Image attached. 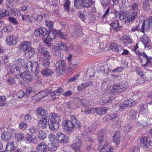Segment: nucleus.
<instances>
[{
	"label": "nucleus",
	"instance_id": "nucleus-10",
	"mask_svg": "<svg viewBox=\"0 0 152 152\" xmlns=\"http://www.w3.org/2000/svg\"><path fill=\"white\" fill-rule=\"evenodd\" d=\"M127 83L125 82H121L118 85L114 86L112 91L114 93H120L124 91L127 87Z\"/></svg>",
	"mask_w": 152,
	"mask_h": 152
},
{
	"label": "nucleus",
	"instance_id": "nucleus-40",
	"mask_svg": "<svg viewBox=\"0 0 152 152\" xmlns=\"http://www.w3.org/2000/svg\"><path fill=\"white\" fill-rule=\"evenodd\" d=\"M38 137L40 140H43L47 137V134L45 132L40 131L39 132Z\"/></svg>",
	"mask_w": 152,
	"mask_h": 152
},
{
	"label": "nucleus",
	"instance_id": "nucleus-63",
	"mask_svg": "<svg viewBox=\"0 0 152 152\" xmlns=\"http://www.w3.org/2000/svg\"><path fill=\"white\" fill-rule=\"evenodd\" d=\"M32 119V117L28 113H26L24 116V119L27 121H30Z\"/></svg>",
	"mask_w": 152,
	"mask_h": 152
},
{
	"label": "nucleus",
	"instance_id": "nucleus-33",
	"mask_svg": "<svg viewBox=\"0 0 152 152\" xmlns=\"http://www.w3.org/2000/svg\"><path fill=\"white\" fill-rule=\"evenodd\" d=\"M37 149L42 152H45L47 150L46 146L44 142L39 143L37 146Z\"/></svg>",
	"mask_w": 152,
	"mask_h": 152
},
{
	"label": "nucleus",
	"instance_id": "nucleus-60",
	"mask_svg": "<svg viewBox=\"0 0 152 152\" xmlns=\"http://www.w3.org/2000/svg\"><path fill=\"white\" fill-rule=\"evenodd\" d=\"M9 21L12 23L16 25L18 24V21L16 19L12 17H9L8 18Z\"/></svg>",
	"mask_w": 152,
	"mask_h": 152
},
{
	"label": "nucleus",
	"instance_id": "nucleus-13",
	"mask_svg": "<svg viewBox=\"0 0 152 152\" xmlns=\"http://www.w3.org/2000/svg\"><path fill=\"white\" fill-rule=\"evenodd\" d=\"M31 45L30 42L28 41H25L22 42L19 46V49L21 51L24 52V53L26 54L28 52V50L30 48Z\"/></svg>",
	"mask_w": 152,
	"mask_h": 152
},
{
	"label": "nucleus",
	"instance_id": "nucleus-6",
	"mask_svg": "<svg viewBox=\"0 0 152 152\" xmlns=\"http://www.w3.org/2000/svg\"><path fill=\"white\" fill-rule=\"evenodd\" d=\"M16 133V131L14 129H10L7 131L4 132L1 134V139L5 142H7L10 140L13 136H14Z\"/></svg>",
	"mask_w": 152,
	"mask_h": 152
},
{
	"label": "nucleus",
	"instance_id": "nucleus-5",
	"mask_svg": "<svg viewBox=\"0 0 152 152\" xmlns=\"http://www.w3.org/2000/svg\"><path fill=\"white\" fill-rule=\"evenodd\" d=\"M74 6L76 8L80 7H88L93 5L95 2L94 0H74Z\"/></svg>",
	"mask_w": 152,
	"mask_h": 152
},
{
	"label": "nucleus",
	"instance_id": "nucleus-19",
	"mask_svg": "<svg viewBox=\"0 0 152 152\" xmlns=\"http://www.w3.org/2000/svg\"><path fill=\"white\" fill-rule=\"evenodd\" d=\"M6 41L9 45H15L18 42V39L15 36L10 35L7 37Z\"/></svg>",
	"mask_w": 152,
	"mask_h": 152
},
{
	"label": "nucleus",
	"instance_id": "nucleus-35",
	"mask_svg": "<svg viewBox=\"0 0 152 152\" xmlns=\"http://www.w3.org/2000/svg\"><path fill=\"white\" fill-rule=\"evenodd\" d=\"M31 66L30 70L33 72H36L38 71L39 69V66L37 62H33Z\"/></svg>",
	"mask_w": 152,
	"mask_h": 152
},
{
	"label": "nucleus",
	"instance_id": "nucleus-57",
	"mask_svg": "<svg viewBox=\"0 0 152 152\" xmlns=\"http://www.w3.org/2000/svg\"><path fill=\"white\" fill-rule=\"evenodd\" d=\"M25 93L23 91H20L17 93V96L19 98H22L25 95Z\"/></svg>",
	"mask_w": 152,
	"mask_h": 152
},
{
	"label": "nucleus",
	"instance_id": "nucleus-37",
	"mask_svg": "<svg viewBox=\"0 0 152 152\" xmlns=\"http://www.w3.org/2000/svg\"><path fill=\"white\" fill-rule=\"evenodd\" d=\"M89 86V83H84L79 85L77 87V90L78 91H81L86 88L88 87Z\"/></svg>",
	"mask_w": 152,
	"mask_h": 152
},
{
	"label": "nucleus",
	"instance_id": "nucleus-38",
	"mask_svg": "<svg viewBox=\"0 0 152 152\" xmlns=\"http://www.w3.org/2000/svg\"><path fill=\"white\" fill-rule=\"evenodd\" d=\"M124 105L127 107L132 106H133L135 104V102L133 99H130L125 101L124 102Z\"/></svg>",
	"mask_w": 152,
	"mask_h": 152
},
{
	"label": "nucleus",
	"instance_id": "nucleus-22",
	"mask_svg": "<svg viewBox=\"0 0 152 152\" xmlns=\"http://www.w3.org/2000/svg\"><path fill=\"white\" fill-rule=\"evenodd\" d=\"M48 93L45 91H42L33 96L32 99H35L36 100L39 101L41 98L44 99L45 97L47 96H48Z\"/></svg>",
	"mask_w": 152,
	"mask_h": 152
},
{
	"label": "nucleus",
	"instance_id": "nucleus-46",
	"mask_svg": "<svg viewBox=\"0 0 152 152\" xmlns=\"http://www.w3.org/2000/svg\"><path fill=\"white\" fill-rule=\"evenodd\" d=\"M113 99V98L112 97H110L108 100L102 99L100 100V102L101 104H104L107 103H110Z\"/></svg>",
	"mask_w": 152,
	"mask_h": 152
},
{
	"label": "nucleus",
	"instance_id": "nucleus-18",
	"mask_svg": "<svg viewBox=\"0 0 152 152\" xmlns=\"http://www.w3.org/2000/svg\"><path fill=\"white\" fill-rule=\"evenodd\" d=\"M20 76L25 81L27 82H31L32 80L31 75L28 71L23 72L20 75Z\"/></svg>",
	"mask_w": 152,
	"mask_h": 152
},
{
	"label": "nucleus",
	"instance_id": "nucleus-31",
	"mask_svg": "<svg viewBox=\"0 0 152 152\" xmlns=\"http://www.w3.org/2000/svg\"><path fill=\"white\" fill-rule=\"evenodd\" d=\"M59 126L58 122L51 123L49 124V127L50 129L52 131H55L59 127Z\"/></svg>",
	"mask_w": 152,
	"mask_h": 152
},
{
	"label": "nucleus",
	"instance_id": "nucleus-59",
	"mask_svg": "<svg viewBox=\"0 0 152 152\" xmlns=\"http://www.w3.org/2000/svg\"><path fill=\"white\" fill-rule=\"evenodd\" d=\"M140 28L141 26L140 25H138L132 28L131 29V31L132 32L137 31H141L140 30Z\"/></svg>",
	"mask_w": 152,
	"mask_h": 152
},
{
	"label": "nucleus",
	"instance_id": "nucleus-45",
	"mask_svg": "<svg viewBox=\"0 0 152 152\" xmlns=\"http://www.w3.org/2000/svg\"><path fill=\"white\" fill-rule=\"evenodd\" d=\"M45 23L46 26L49 28L50 30H52L53 26V21L47 20L45 21Z\"/></svg>",
	"mask_w": 152,
	"mask_h": 152
},
{
	"label": "nucleus",
	"instance_id": "nucleus-56",
	"mask_svg": "<svg viewBox=\"0 0 152 152\" xmlns=\"http://www.w3.org/2000/svg\"><path fill=\"white\" fill-rule=\"evenodd\" d=\"M27 127V124L26 123L21 122L19 125V127L22 129H25Z\"/></svg>",
	"mask_w": 152,
	"mask_h": 152
},
{
	"label": "nucleus",
	"instance_id": "nucleus-43",
	"mask_svg": "<svg viewBox=\"0 0 152 152\" xmlns=\"http://www.w3.org/2000/svg\"><path fill=\"white\" fill-rule=\"evenodd\" d=\"M108 110L107 107H102L98 109V114L101 115L104 114L106 113V111Z\"/></svg>",
	"mask_w": 152,
	"mask_h": 152
},
{
	"label": "nucleus",
	"instance_id": "nucleus-47",
	"mask_svg": "<svg viewBox=\"0 0 152 152\" xmlns=\"http://www.w3.org/2000/svg\"><path fill=\"white\" fill-rule=\"evenodd\" d=\"M102 6L106 7L109 5L110 4V0H100Z\"/></svg>",
	"mask_w": 152,
	"mask_h": 152
},
{
	"label": "nucleus",
	"instance_id": "nucleus-28",
	"mask_svg": "<svg viewBox=\"0 0 152 152\" xmlns=\"http://www.w3.org/2000/svg\"><path fill=\"white\" fill-rule=\"evenodd\" d=\"M20 66L15 64H13L10 67V70L12 73H15L16 75L20 74Z\"/></svg>",
	"mask_w": 152,
	"mask_h": 152
},
{
	"label": "nucleus",
	"instance_id": "nucleus-16",
	"mask_svg": "<svg viewBox=\"0 0 152 152\" xmlns=\"http://www.w3.org/2000/svg\"><path fill=\"white\" fill-rule=\"evenodd\" d=\"M56 138L55 139L59 143H67L69 140L68 137L61 132L57 133Z\"/></svg>",
	"mask_w": 152,
	"mask_h": 152
},
{
	"label": "nucleus",
	"instance_id": "nucleus-62",
	"mask_svg": "<svg viewBox=\"0 0 152 152\" xmlns=\"http://www.w3.org/2000/svg\"><path fill=\"white\" fill-rule=\"evenodd\" d=\"M28 52L26 53L28 54L29 57L32 56L34 53V51L31 47L29 49V50H28Z\"/></svg>",
	"mask_w": 152,
	"mask_h": 152
},
{
	"label": "nucleus",
	"instance_id": "nucleus-24",
	"mask_svg": "<svg viewBox=\"0 0 152 152\" xmlns=\"http://www.w3.org/2000/svg\"><path fill=\"white\" fill-rule=\"evenodd\" d=\"M110 29L111 32L113 31H118L120 30V27L118 26V22L117 19H115L114 22L111 23Z\"/></svg>",
	"mask_w": 152,
	"mask_h": 152
},
{
	"label": "nucleus",
	"instance_id": "nucleus-49",
	"mask_svg": "<svg viewBox=\"0 0 152 152\" xmlns=\"http://www.w3.org/2000/svg\"><path fill=\"white\" fill-rule=\"evenodd\" d=\"M12 29V27L10 25L4 27L2 29V32H10Z\"/></svg>",
	"mask_w": 152,
	"mask_h": 152
},
{
	"label": "nucleus",
	"instance_id": "nucleus-42",
	"mask_svg": "<svg viewBox=\"0 0 152 152\" xmlns=\"http://www.w3.org/2000/svg\"><path fill=\"white\" fill-rule=\"evenodd\" d=\"M16 137L17 140L18 142H20L24 138V134L23 133H19L15 135Z\"/></svg>",
	"mask_w": 152,
	"mask_h": 152
},
{
	"label": "nucleus",
	"instance_id": "nucleus-61",
	"mask_svg": "<svg viewBox=\"0 0 152 152\" xmlns=\"http://www.w3.org/2000/svg\"><path fill=\"white\" fill-rule=\"evenodd\" d=\"M32 63L33 62L29 61L27 62L26 61L25 67L27 68L28 69L30 70L31 66L32 64Z\"/></svg>",
	"mask_w": 152,
	"mask_h": 152
},
{
	"label": "nucleus",
	"instance_id": "nucleus-27",
	"mask_svg": "<svg viewBox=\"0 0 152 152\" xmlns=\"http://www.w3.org/2000/svg\"><path fill=\"white\" fill-rule=\"evenodd\" d=\"M96 129L95 125H93L89 126L88 128L86 129L85 131L83 132L84 135H89L93 133V131Z\"/></svg>",
	"mask_w": 152,
	"mask_h": 152
},
{
	"label": "nucleus",
	"instance_id": "nucleus-52",
	"mask_svg": "<svg viewBox=\"0 0 152 152\" xmlns=\"http://www.w3.org/2000/svg\"><path fill=\"white\" fill-rule=\"evenodd\" d=\"M7 82L9 85H13L15 83L14 79L12 77H9L7 79Z\"/></svg>",
	"mask_w": 152,
	"mask_h": 152
},
{
	"label": "nucleus",
	"instance_id": "nucleus-29",
	"mask_svg": "<svg viewBox=\"0 0 152 152\" xmlns=\"http://www.w3.org/2000/svg\"><path fill=\"white\" fill-rule=\"evenodd\" d=\"M140 142L142 147H148L150 145L151 141L147 137H143L141 140Z\"/></svg>",
	"mask_w": 152,
	"mask_h": 152
},
{
	"label": "nucleus",
	"instance_id": "nucleus-14",
	"mask_svg": "<svg viewBox=\"0 0 152 152\" xmlns=\"http://www.w3.org/2000/svg\"><path fill=\"white\" fill-rule=\"evenodd\" d=\"M81 141L78 137H76L73 144L71 147L74 149L75 152H80Z\"/></svg>",
	"mask_w": 152,
	"mask_h": 152
},
{
	"label": "nucleus",
	"instance_id": "nucleus-26",
	"mask_svg": "<svg viewBox=\"0 0 152 152\" xmlns=\"http://www.w3.org/2000/svg\"><path fill=\"white\" fill-rule=\"evenodd\" d=\"M113 142L116 145H118L120 142V131L116 132L113 136Z\"/></svg>",
	"mask_w": 152,
	"mask_h": 152
},
{
	"label": "nucleus",
	"instance_id": "nucleus-54",
	"mask_svg": "<svg viewBox=\"0 0 152 152\" xmlns=\"http://www.w3.org/2000/svg\"><path fill=\"white\" fill-rule=\"evenodd\" d=\"M59 95L56 91L51 93V96L53 99H56L58 98Z\"/></svg>",
	"mask_w": 152,
	"mask_h": 152
},
{
	"label": "nucleus",
	"instance_id": "nucleus-4",
	"mask_svg": "<svg viewBox=\"0 0 152 152\" xmlns=\"http://www.w3.org/2000/svg\"><path fill=\"white\" fill-rule=\"evenodd\" d=\"M138 10V4L136 3L133 4L131 7L130 10L131 14H129L125 18L126 24L127 23V25H128V23L132 22L137 17Z\"/></svg>",
	"mask_w": 152,
	"mask_h": 152
},
{
	"label": "nucleus",
	"instance_id": "nucleus-7",
	"mask_svg": "<svg viewBox=\"0 0 152 152\" xmlns=\"http://www.w3.org/2000/svg\"><path fill=\"white\" fill-rule=\"evenodd\" d=\"M139 59L141 63H142V66L146 67L151 66V58L148 57L144 52L141 53L139 56Z\"/></svg>",
	"mask_w": 152,
	"mask_h": 152
},
{
	"label": "nucleus",
	"instance_id": "nucleus-21",
	"mask_svg": "<svg viewBox=\"0 0 152 152\" xmlns=\"http://www.w3.org/2000/svg\"><path fill=\"white\" fill-rule=\"evenodd\" d=\"M49 123L59 122L60 121V117L55 113H51L49 115Z\"/></svg>",
	"mask_w": 152,
	"mask_h": 152
},
{
	"label": "nucleus",
	"instance_id": "nucleus-53",
	"mask_svg": "<svg viewBox=\"0 0 152 152\" xmlns=\"http://www.w3.org/2000/svg\"><path fill=\"white\" fill-rule=\"evenodd\" d=\"M70 2L68 0H65L64 7L65 10L66 11H68L69 9V5Z\"/></svg>",
	"mask_w": 152,
	"mask_h": 152
},
{
	"label": "nucleus",
	"instance_id": "nucleus-20",
	"mask_svg": "<svg viewBox=\"0 0 152 152\" xmlns=\"http://www.w3.org/2000/svg\"><path fill=\"white\" fill-rule=\"evenodd\" d=\"M47 32L46 29L43 27H40L34 31V34L37 37L44 36L46 35Z\"/></svg>",
	"mask_w": 152,
	"mask_h": 152
},
{
	"label": "nucleus",
	"instance_id": "nucleus-34",
	"mask_svg": "<svg viewBox=\"0 0 152 152\" xmlns=\"http://www.w3.org/2000/svg\"><path fill=\"white\" fill-rule=\"evenodd\" d=\"M26 138L27 141L29 142L34 143L36 139V137L33 135L27 134L26 136Z\"/></svg>",
	"mask_w": 152,
	"mask_h": 152
},
{
	"label": "nucleus",
	"instance_id": "nucleus-25",
	"mask_svg": "<svg viewBox=\"0 0 152 152\" xmlns=\"http://www.w3.org/2000/svg\"><path fill=\"white\" fill-rule=\"evenodd\" d=\"M49 122L47 119L46 117H44L41 118L39 120L38 124L40 127L42 128H46L48 124H49Z\"/></svg>",
	"mask_w": 152,
	"mask_h": 152
},
{
	"label": "nucleus",
	"instance_id": "nucleus-23",
	"mask_svg": "<svg viewBox=\"0 0 152 152\" xmlns=\"http://www.w3.org/2000/svg\"><path fill=\"white\" fill-rule=\"evenodd\" d=\"M43 66L45 67L41 71V73L43 75L46 77H48L51 76L54 73V71L53 70L48 68V66Z\"/></svg>",
	"mask_w": 152,
	"mask_h": 152
},
{
	"label": "nucleus",
	"instance_id": "nucleus-48",
	"mask_svg": "<svg viewBox=\"0 0 152 152\" xmlns=\"http://www.w3.org/2000/svg\"><path fill=\"white\" fill-rule=\"evenodd\" d=\"M119 17V18L120 20H123L125 17L128 15H127L126 11L122 12L121 11L119 12L118 14Z\"/></svg>",
	"mask_w": 152,
	"mask_h": 152
},
{
	"label": "nucleus",
	"instance_id": "nucleus-32",
	"mask_svg": "<svg viewBox=\"0 0 152 152\" xmlns=\"http://www.w3.org/2000/svg\"><path fill=\"white\" fill-rule=\"evenodd\" d=\"M15 148L16 147L14 145V142L12 141L8 142L6 145V150L8 151H13Z\"/></svg>",
	"mask_w": 152,
	"mask_h": 152
},
{
	"label": "nucleus",
	"instance_id": "nucleus-36",
	"mask_svg": "<svg viewBox=\"0 0 152 152\" xmlns=\"http://www.w3.org/2000/svg\"><path fill=\"white\" fill-rule=\"evenodd\" d=\"M137 114V111L135 110H132L129 113V118L130 120H132L136 118Z\"/></svg>",
	"mask_w": 152,
	"mask_h": 152
},
{
	"label": "nucleus",
	"instance_id": "nucleus-39",
	"mask_svg": "<svg viewBox=\"0 0 152 152\" xmlns=\"http://www.w3.org/2000/svg\"><path fill=\"white\" fill-rule=\"evenodd\" d=\"M10 13L9 11L0 9V18H2L8 16Z\"/></svg>",
	"mask_w": 152,
	"mask_h": 152
},
{
	"label": "nucleus",
	"instance_id": "nucleus-58",
	"mask_svg": "<svg viewBox=\"0 0 152 152\" xmlns=\"http://www.w3.org/2000/svg\"><path fill=\"white\" fill-rule=\"evenodd\" d=\"M81 105L84 107L88 106L90 105V103L89 101L86 99H83Z\"/></svg>",
	"mask_w": 152,
	"mask_h": 152
},
{
	"label": "nucleus",
	"instance_id": "nucleus-9",
	"mask_svg": "<svg viewBox=\"0 0 152 152\" xmlns=\"http://www.w3.org/2000/svg\"><path fill=\"white\" fill-rule=\"evenodd\" d=\"M152 28V17H149L148 19L145 20L141 26L140 30L141 32L144 33V31H148L149 29Z\"/></svg>",
	"mask_w": 152,
	"mask_h": 152
},
{
	"label": "nucleus",
	"instance_id": "nucleus-44",
	"mask_svg": "<svg viewBox=\"0 0 152 152\" xmlns=\"http://www.w3.org/2000/svg\"><path fill=\"white\" fill-rule=\"evenodd\" d=\"M26 61L23 59H18L16 63L18 65V66H20L22 67H25Z\"/></svg>",
	"mask_w": 152,
	"mask_h": 152
},
{
	"label": "nucleus",
	"instance_id": "nucleus-15",
	"mask_svg": "<svg viewBox=\"0 0 152 152\" xmlns=\"http://www.w3.org/2000/svg\"><path fill=\"white\" fill-rule=\"evenodd\" d=\"M141 41L143 44L146 49L149 50L151 48V41L149 39V37L147 35L144 34L141 38Z\"/></svg>",
	"mask_w": 152,
	"mask_h": 152
},
{
	"label": "nucleus",
	"instance_id": "nucleus-41",
	"mask_svg": "<svg viewBox=\"0 0 152 152\" xmlns=\"http://www.w3.org/2000/svg\"><path fill=\"white\" fill-rule=\"evenodd\" d=\"M58 47L60 49L64 51H66L68 49V47L66 44L62 42H60L59 43Z\"/></svg>",
	"mask_w": 152,
	"mask_h": 152
},
{
	"label": "nucleus",
	"instance_id": "nucleus-2",
	"mask_svg": "<svg viewBox=\"0 0 152 152\" xmlns=\"http://www.w3.org/2000/svg\"><path fill=\"white\" fill-rule=\"evenodd\" d=\"M104 135L103 131H99L97 134L99 144L98 150L101 152H104L105 149L109 145L108 139Z\"/></svg>",
	"mask_w": 152,
	"mask_h": 152
},
{
	"label": "nucleus",
	"instance_id": "nucleus-3",
	"mask_svg": "<svg viewBox=\"0 0 152 152\" xmlns=\"http://www.w3.org/2000/svg\"><path fill=\"white\" fill-rule=\"evenodd\" d=\"M38 51L39 54L43 56L42 62L43 66H49L50 64L49 59L50 58L49 52L40 45L38 48Z\"/></svg>",
	"mask_w": 152,
	"mask_h": 152
},
{
	"label": "nucleus",
	"instance_id": "nucleus-8",
	"mask_svg": "<svg viewBox=\"0 0 152 152\" xmlns=\"http://www.w3.org/2000/svg\"><path fill=\"white\" fill-rule=\"evenodd\" d=\"M57 33V31L56 30H51L49 32L46 37L44 39V42L48 46H51L50 41H52L53 39H54Z\"/></svg>",
	"mask_w": 152,
	"mask_h": 152
},
{
	"label": "nucleus",
	"instance_id": "nucleus-64",
	"mask_svg": "<svg viewBox=\"0 0 152 152\" xmlns=\"http://www.w3.org/2000/svg\"><path fill=\"white\" fill-rule=\"evenodd\" d=\"M131 129V127L130 125H126L124 127V131L126 133L129 132Z\"/></svg>",
	"mask_w": 152,
	"mask_h": 152
},
{
	"label": "nucleus",
	"instance_id": "nucleus-30",
	"mask_svg": "<svg viewBox=\"0 0 152 152\" xmlns=\"http://www.w3.org/2000/svg\"><path fill=\"white\" fill-rule=\"evenodd\" d=\"M36 112L37 114L43 117L46 115L47 111L43 107H39L37 108Z\"/></svg>",
	"mask_w": 152,
	"mask_h": 152
},
{
	"label": "nucleus",
	"instance_id": "nucleus-12",
	"mask_svg": "<svg viewBox=\"0 0 152 152\" xmlns=\"http://www.w3.org/2000/svg\"><path fill=\"white\" fill-rule=\"evenodd\" d=\"M55 135L53 133H51L49 134L48 138L51 143V145L50 147L51 150L53 151H56L59 146V142L56 140H55Z\"/></svg>",
	"mask_w": 152,
	"mask_h": 152
},
{
	"label": "nucleus",
	"instance_id": "nucleus-17",
	"mask_svg": "<svg viewBox=\"0 0 152 152\" xmlns=\"http://www.w3.org/2000/svg\"><path fill=\"white\" fill-rule=\"evenodd\" d=\"M109 48L113 51L118 53L119 52H121L123 50V48L121 46L118 45L114 42L110 43Z\"/></svg>",
	"mask_w": 152,
	"mask_h": 152
},
{
	"label": "nucleus",
	"instance_id": "nucleus-1",
	"mask_svg": "<svg viewBox=\"0 0 152 152\" xmlns=\"http://www.w3.org/2000/svg\"><path fill=\"white\" fill-rule=\"evenodd\" d=\"M63 129L66 132L69 134L72 132L74 128L78 129L81 127L80 123L74 116H71L70 120H65L62 122Z\"/></svg>",
	"mask_w": 152,
	"mask_h": 152
},
{
	"label": "nucleus",
	"instance_id": "nucleus-55",
	"mask_svg": "<svg viewBox=\"0 0 152 152\" xmlns=\"http://www.w3.org/2000/svg\"><path fill=\"white\" fill-rule=\"evenodd\" d=\"M57 32L56 34H57L60 38L64 39H65L66 38V36L64 35L61 31H58Z\"/></svg>",
	"mask_w": 152,
	"mask_h": 152
},
{
	"label": "nucleus",
	"instance_id": "nucleus-50",
	"mask_svg": "<svg viewBox=\"0 0 152 152\" xmlns=\"http://www.w3.org/2000/svg\"><path fill=\"white\" fill-rule=\"evenodd\" d=\"M6 98L5 96H0V106H3L6 103Z\"/></svg>",
	"mask_w": 152,
	"mask_h": 152
},
{
	"label": "nucleus",
	"instance_id": "nucleus-51",
	"mask_svg": "<svg viewBox=\"0 0 152 152\" xmlns=\"http://www.w3.org/2000/svg\"><path fill=\"white\" fill-rule=\"evenodd\" d=\"M149 4L148 1H145L143 2L142 5V7L144 10H147L149 9Z\"/></svg>",
	"mask_w": 152,
	"mask_h": 152
},
{
	"label": "nucleus",
	"instance_id": "nucleus-11",
	"mask_svg": "<svg viewBox=\"0 0 152 152\" xmlns=\"http://www.w3.org/2000/svg\"><path fill=\"white\" fill-rule=\"evenodd\" d=\"M56 73L59 75L62 74L66 69V64L64 61L63 60H59L56 63Z\"/></svg>",
	"mask_w": 152,
	"mask_h": 152
}]
</instances>
